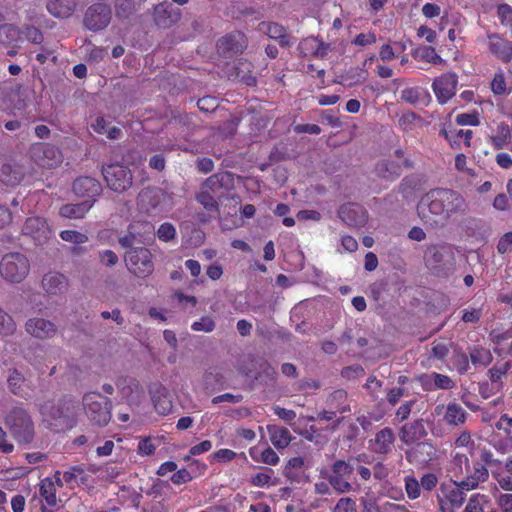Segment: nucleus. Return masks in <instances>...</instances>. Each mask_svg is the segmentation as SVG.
<instances>
[{
  "label": "nucleus",
  "instance_id": "obj_1",
  "mask_svg": "<svg viewBox=\"0 0 512 512\" xmlns=\"http://www.w3.org/2000/svg\"><path fill=\"white\" fill-rule=\"evenodd\" d=\"M465 208V199L457 191L434 188L419 200L417 214L425 225L434 228L444 225L452 216L463 213Z\"/></svg>",
  "mask_w": 512,
  "mask_h": 512
},
{
  "label": "nucleus",
  "instance_id": "obj_2",
  "mask_svg": "<svg viewBox=\"0 0 512 512\" xmlns=\"http://www.w3.org/2000/svg\"><path fill=\"white\" fill-rule=\"evenodd\" d=\"M5 424L19 443H30L34 437V424L27 411L13 408L5 418Z\"/></svg>",
  "mask_w": 512,
  "mask_h": 512
},
{
  "label": "nucleus",
  "instance_id": "obj_3",
  "mask_svg": "<svg viewBox=\"0 0 512 512\" xmlns=\"http://www.w3.org/2000/svg\"><path fill=\"white\" fill-rule=\"evenodd\" d=\"M84 412L95 425L105 426L111 419V402L97 392H89L83 397Z\"/></svg>",
  "mask_w": 512,
  "mask_h": 512
},
{
  "label": "nucleus",
  "instance_id": "obj_4",
  "mask_svg": "<svg viewBox=\"0 0 512 512\" xmlns=\"http://www.w3.org/2000/svg\"><path fill=\"white\" fill-rule=\"evenodd\" d=\"M30 270L28 258L19 253L12 252L3 256L0 262V274L9 282L20 283L26 278Z\"/></svg>",
  "mask_w": 512,
  "mask_h": 512
},
{
  "label": "nucleus",
  "instance_id": "obj_5",
  "mask_svg": "<svg viewBox=\"0 0 512 512\" xmlns=\"http://www.w3.org/2000/svg\"><path fill=\"white\" fill-rule=\"evenodd\" d=\"M138 205L149 215L164 212L171 207L172 197L161 188L147 187L139 193Z\"/></svg>",
  "mask_w": 512,
  "mask_h": 512
},
{
  "label": "nucleus",
  "instance_id": "obj_6",
  "mask_svg": "<svg viewBox=\"0 0 512 512\" xmlns=\"http://www.w3.org/2000/svg\"><path fill=\"white\" fill-rule=\"evenodd\" d=\"M128 270L138 278H146L154 271L152 253L148 248L136 247L128 250L125 255Z\"/></svg>",
  "mask_w": 512,
  "mask_h": 512
},
{
  "label": "nucleus",
  "instance_id": "obj_7",
  "mask_svg": "<svg viewBox=\"0 0 512 512\" xmlns=\"http://www.w3.org/2000/svg\"><path fill=\"white\" fill-rule=\"evenodd\" d=\"M353 472L354 468L351 464L344 460H337L331 466L328 482L338 493L358 491L359 485L351 481Z\"/></svg>",
  "mask_w": 512,
  "mask_h": 512
},
{
  "label": "nucleus",
  "instance_id": "obj_8",
  "mask_svg": "<svg viewBox=\"0 0 512 512\" xmlns=\"http://www.w3.org/2000/svg\"><path fill=\"white\" fill-rule=\"evenodd\" d=\"M102 174L107 186L115 192L122 193L132 186V173L128 167L122 164L104 165Z\"/></svg>",
  "mask_w": 512,
  "mask_h": 512
},
{
  "label": "nucleus",
  "instance_id": "obj_9",
  "mask_svg": "<svg viewBox=\"0 0 512 512\" xmlns=\"http://www.w3.org/2000/svg\"><path fill=\"white\" fill-rule=\"evenodd\" d=\"M248 37L240 30L231 31L217 40V52L225 58L242 54L248 47Z\"/></svg>",
  "mask_w": 512,
  "mask_h": 512
},
{
  "label": "nucleus",
  "instance_id": "obj_10",
  "mask_svg": "<svg viewBox=\"0 0 512 512\" xmlns=\"http://www.w3.org/2000/svg\"><path fill=\"white\" fill-rule=\"evenodd\" d=\"M464 488L460 487V481L453 484L442 483L441 494L438 495V502L441 512H454L465 502Z\"/></svg>",
  "mask_w": 512,
  "mask_h": 512
},
{
  "label": "nucleus",
  "instance_id": "obj_11",
  "mask_svg": "<svg viewBox=\"0 0 512 512\" xmlns=\"http://www.w3.org/2000/svg\"><path fill=\"white\" fill-rule=\"evenodd\" d=\"M112 11L109 5L94 3L85 12L84 25L91 31H99L106 28L111 21Z\"/></svg>",
  "mask_w": 512,
  "mask_h": 512
},
{
  "label": "nucleus",
  "instance_id": "obj_12",
  "mask_svg": "<svg viewBox=\"0 0 512 512\" xmlns=\"http://www.w3.org/2000/svg\"><path fill=\"white\" fill-rule=\"evenodd\" d=\"M437 457L436 447L429 441H419L413 443L405 450V458L408 463L423 466Z\"/></svg>",
  "mask_w": 512,
  "mask_h": 512
},
{
  "label": "nucleus",
  "instance_id": "obj_13",
  "mask_svg": "<svg viewBox=\"0 0 512 512\" xmlns=\"http://www.w3.org/2000/svg\"><path fill=\"white\" fill-rule=\"evenodd\" d=\"M458 85V76L454 72H447L436 77L432 83L433 92L440 104H446L455 94Z\"/></svg>",
  "mask_w": 512,
  "mask_h": 512
},
{
  "label": "nucleus",
  "instance_id": "obj_14",
  "mask_svg": "<svg viewBox=\"0 0 512 512\" xmlns=\"http://www.w3.org/2000/svg\"><path fill=\"white\" fill-rule=\"evenodd\" d=\"M427 435L428 431L423 418L406 421L398 430V437L401 443L406 446L422 441Z\"/></svg>",
  "mask_w": 512,
  "mask_h": 512
},
{
  "label": "nucleus",
  "instance_id": "obj_15",
  "mask_svg": "<svg viewBox=\"0 0 512 512\" xmlns=\"http://www.w3.org/2000/svg\"><path fill=\"white\" fill-rule=\"evenodd\" d=\"M33 159L42 168H55L62 163L63 155L61 150L52 144H41L34 148Z\"/></svg>",
  "mask_w": 512,
  "mask_h": 512
},
{
  "label": "nucleus",
  "instance_id": "obj_16",
  "mask_svg": "<svg viewBox=\"0 0 512 512\" xmlns=\"http://www.w3.org/2000/svg\"><path fill=\"white\" fill-rule=\"evenodd\" d=\"M258 28L260 32L277 41L283 48H290L295 42V38L288 32V29L280 23L262 21Z\"/></svg>",
  "mask_w": 512,
  "mask_h": 512
},
{
  "label": "nucleus",
  "instance_id": "obj_17",
  "mask_svg": "<svg viewBox=\"0 0 512 512\" xmlns=\"http://www.w3.org/2000/svg\"><path fill=\"white\" fill-rule=\"evenodd\" d=\"M22 165L6 156H0V182L8 186L18 185L24 178Z\"/></svg>",
  "mask_w": 512,
  "mask_h": 512
},
{
  "label": "nucleus",
  "instance_id": "obj_18",
  "mask_svg": "<svg viewBox=\"0 0 512 512\" xmlns=\"http://www.w3.org/2000/svg\"><path fill=\"white\" fill-rule=\"evenodd\" d=\"M22 232L26 236H30L36 244H43L50 238L51 230L47 221L39 216L29 217L26 219Z\"/></svg>",
  "mask_w": 512,
  "mask_h": 512
},
{
  "label": "nucleus",
  "instance_id": "obj_19",
  "mask_svg": "<svg viewBox=\"0 0 512 512\" xmlns=\"http://www.w3.org/2000/svg\"><path fill=\"white\" fill-rule=\"evenodd\" d=\"M72 188L76 196L87 198L86 201H93V204L102 193L101 183L97 179L88 176L75 179Z\"/></svg>",
  "mask_w": 512,
  "mask_h": 512
},
{
  "label": "nucleus",
  "instance_id": "obj_20",
  "mask_svg": "<svg viewBox=\"0 0 512 512\" xmlns=\"http://www.w3.org/2000/svg\"><path fill=\"white\" fill-rule=\"evenodd\" d=\"M395 439L392 428L384 427L376 432L374 438L369 441V448L377 455H387L392 452Z\"/></svg>",
  "mask_w": 512,
  "mask_h": 512
},
{
  "label": "nucleus",
  "instance_id": "obj_21",
  "mask_svg": "<svg viewBox=\"0 0 512 512\" xmlns=\"http://www.w3.org/2000/svg\"><path fill=\"white\" fill-rule=\"evenodd\" d=\"M180 11L175 9L171 3L163 2L154 7L153 20L159 28H169L180 19Z\"/></svg>",
  "mask_w": 512,
  "mask_h": 512
},
{
  "label": "nucleus",
  "instance_id": "obj_22",
  "mask_svg": "<svg viewBox=\"0 0 512 512\" xmlns=\"http://www.w3.org/2000/svg\"><path fill=\"white\" fill-rule=\"evenodd\" d=\"M338 216L350 227H362L367 221V212L355 203L341 205L338 210Z\"/></svg>",
  "mask_w": 512,
  "mask_h": 512
},
{
  "label": "nucleus",
  "instance_id": "obj_23",
  "mask_svg": "<svg viewBox=\"0 0 512 512\" xmlns=\"http://www.w3.org/2000/svg\"><path fill=\"white\" fill-rule=\"evenodd\" d=\"M25 328L28 334L38 339H50L57 333L56 325L43 318H31L28 319Z\"/></svg>",
  "mask_w": 512,
  "mask_h": 512
},
{
  "label": "nucleus",
  "instance_id": "obj_24",
  "mask_svg": "<svg viewBox=\"0 0 512 512\" xmlns=\"http://www.w3.org/2000/svg\"><path fill=\"white\" fill-rule=\"evenodd\" d=\"M489 478L488 468L480 462H475L473 467H466V477L460 481V487L466 491L478 488L480 483L487 481Z\"/></svg>",
  "mask_w": 512,
  "mask_h": 512
},
{
  "label": "nucleus",
  "instance_id": "obj_25",
  "mask_svg": "<svg viewBox=\"0 0 512 512\" xmlns=\"http://www.w3.org/2000/svg\"><path fill=\"white\" fill-rule=\"evenodd\" d=\"M439 135L449 142L451 148L461 149L462 145L465 147L471 146L473 131L470 129H456L449 126L448 128H441Z\"/></svg>",
  "mask_w": 512,
  "mask_h": 512
},
{
  "label": "nucleus",
  "instance_id": "obj_26",
  "mask_svg": "<svg viewBox=\"0 0 512 512\" xmlns=\"http://www.w3.org/2000/svg\"><path fill=\"white\" fill-rule=\"evenodd\" d=\"M254 65L246 59H239L234 67L233 72L228 75L231 80H238L247 86H256L257 78L253 74Z\"/></svg>",
  "mask_w": 512,
  "mask_h": 512
},
{
  "label": "nucleus",
  "instance_id": "obj_27",
  "mask_svg": "<svg viewBox=\"0 0 512 512\" xmlns=\"http://www.w3.org/2000/svg\"><path fill=\"white\" fill-rule=\"evenodd\" d=\"M150 394L156 412L163 416L168 415L173 407L169 390L157 384L150 390Z\"/></svg>",
  "mask_w": 512,
  "mask_h": 512
},
{
  "label": "nucleus",
  "instance_id": "obj_28",
  "mask_svg": "<svg viewBox=\"0 0 512 512\" xmlns=\"http://www.w3.org/2000/svg\"><path fill=\"white\" fill-rule=\"evenodd\" d=\"M488 48L501 61L507 63L512 60V43L499 35H488Z\"/></svg>",
  "mask_w": 512,
  "mask_h": 512
},
{
  "label": "nucleus",
  "instance_id": "obj_29",
  "mask_svg": "<svg viewBox=\"0 0 512 512\" xmlns=\"http://www.w3.org/2000/svg\"><path fill=\"white\" fill-rule=\"evenodd\" d=\"M41 415L46 421L63 422L70 417V408L66 404L55 403L54 401H46L39 405Z\"/></svg>",
  "mask_w": 512,
  "mask_h": 512
},
{
  "label": "nucleus",
  "instance_id": "obj_30",
  "mask_svg": "<svg viewBox=\"0 0 512 512\" xmlns=\"http://www.w3.org/2000/svg\"><path fill=\"white\" fill-rule=\"evenodd\" d=\"M56 487L52 478L46 477L39 483V495L44 503L41 507L42 512H52L57 506Z\"/></svg>",
  "mask_w": 512,
  "mask_h": 512
},
{
  "label": "nucleus",
  "instance_id": "obj_31",
  "mask_svg": "<svg viewBox=\"0 0 512 512\" xmlns=\"http://www.w3.org/2000/svg\"><path fill=\"white\" fill-rule=\"evenodd\" d=\"M8 385L11 392L19 397L28 398L32 395L33 388L28 380L16 369L10 370Z\"/></svg>",
  "mask_w": 512,
  "mask_h": 512
},
{
  "label": "nucleus",
  "instance_id": "obj_32",
  "mask_svg": "<svg viewBox=\"0 0 512 512\" xmlns=\"http://www.w3.org/2000/svg\"><path fill=\"white\" fill-rule=\"evenodd\" d=\"M42 286L48 294H62L67 290L68 281L61 273L49 272L44 275L42 279Z\"/></svg>",
  "mask_w": 512,
  "mask_h": 512
},
{
  "label": "nucleus",
  "instance_id": "obj_33",
  "mask_svg": "<svg viewBox=\"0 0 512 512\" xmlns=\"http://www.w3.org/2000/svg\"><path fill=\"white\" fill-rule=\"evenodd\" d=\"M270 441L277 450L287 448L294 439L290 431L279 425H267Z\"/></svg>",
  "mask_w": 512,
  "mask_h": 512
},
{
  "label": "nucleus",
  "instance_id": "obj_34",
  "mask_svg": "<svg viewBox=\"0 0 512 512\" xmlns=\"http://www.w3.org/2000/svg\"><path fill=\"white\" fill-rule=\"evenodd\" d=\"M469 414L457 402H449L443 416L444 421L449 426L457 427L466 423Z\"/></svg>",
  "mask_w": 512,
  "mask_h": 512
},
{
  "label": "nucleus",
  "instance_id": "obj_35",
  "mask_svg": "<svg viewBox=\"0 0 512 512\" xmlns=\"http://www.w3.org/2000/svg\"><path fill=\"white\" fill-rule=\"evenodd\" d=\"M93 207V201H83L81 203H68L62 205L59 209V215L68 219H81Z\"/></svg>",
  "mask_w": 512,
  "mask_h": 512
},
{
  "label": "nucleus",
  "instance_id": "obj_36",
  "mask_svg": "<svg viewBox=\"0 0 512 512\" xmlns=\"http://www.w3.org/2000/svg\"><path fill=\"white\" fill-rule=\"evenodd\" d=\"M367 71L364 68L351 67L341 73L335 83L352 87L366 80Z\"/></svg>",
  "mask_w": 512,
  "mask_h": 512
},
{
  "label": "nucleus",
  "instance_id": "obj_37",
  "mask_svg": "<svg viewBox=\"0 0 512 512\" xmlns=\"http://www.w3.org/2000/svg\"><path fill=\"white\" fill-rule=\"evenodd\" d=\"M76 5V0H50L47 10L55 17L66 18L74 12Z\"/></svg>",
  "mask_w": 512,
  "mask_h": 512
},
{
  "label": "nucleus",
  "instance_id": "obj_38",
  "mask_svg": "<svg viewBox=\"0 0 512 512\" xmlns=\"http://www.w3.org/2000/svg\"><path fill=\"white\" fill-rule=\"evenodd\" d=\"M490 144L496 150H501L511 143V129L510 126L501 122L497 125L496 133L489 138Z\"/></svg>",
  "mask_w": 512,
  "mask_h": 512
},
{
  "label": "nucleus",
  "instance_id": "obj_39",
  "mask_svg": "<svg viewBox=\"0 0 512 512\" xmlns=\"http://www.w3.org/2000/svg\"><path fill=\"white\" fill-rule=\"evenodd\" d=\"M512 365L510 362H505L501 365H494L488 371L489 379L492 383V387L499 391L503 387L502 378L511 369Z\"/></svg>",
  "mask_w": 512,
  "mask_h": 512
},
{
  "label": "nucleus",
  "instance_id": "obj_40",
  "mask_svg": "<svg viewBox=\"0 0 512 512\" xmlns=\"http://www.w3.org/2000/svg\"><path fill=\"white\" fill-rule=\"evenodd\" d=\"M249 454L254 461L262 462L271 466L277 465L280 460L277 453L271 447H266L260 452V454H258V450L256 448H251L249 450Z\"/></svg>",
  "mask_w": 512,
  "mask_h": 512
},
{
  "label": "nucleus",
  "instance_id": "obj_41",
  "mask_svg": "<svg viewBox=\"0 0 512 512\" xmlns=\"http://www.w3.org/2000/svg\"><path fill=\"white\" fill-rule=\"evenodd\" d=\"M229 179L228 173H216L209 176L202 184V189L218 195L220 190L224 187L225 181Z\"/></svg>",
  "mask_w": 512,
  "mask_h": 512
},
{
  "label": "nucleus",
  "instance_id": "obj_42",
  "mask_svg": "<svg viewBox=\"0 0 512 512\" xmlns=\"http://www.w3.org/2000/svg\"><path fill=\"white\" fill-rule=\"evenodd\" d=\"M415 58L425 61L429 64L438 65L445 64L446 61L437 53L436 49L432 46H423L415 53Z\"/></svg>",
  "mask_w": 512,
  "mask_h": 512
},
{
  "label": "nucleus",
  "instance_id": "obj_43",
  "mask_svg": "<svg viewBox=\"0 0 512 512\" xmlns=\"http://www.w3.org/2000/svg\"><path fill=\"white\" fill-rule=\"evenodd\" d=\"M425 259L427 266L431 269L442 268L444 266V247H429Z\"/></svg>",
  "mask_w": 512,
  "mask_h": 512
},
{
  "label": "nucleus",
  "instance_id": "obj_44",
  "mask_svg": "<svg viewBox=\"0 0 512 512\" xmlns=\"http://www.w3.org/2000/svg\"><path fill=\"white\" fill-rule=\"evenodd\" d=\"M469 355H470L471 362L474 365L488 366L493 360V356H492L490 350H488L484 347H479V346L473 347L470 350Z\"/></svg>",
  "mask_w": 512,
  "mask_h": 512
},
{
  "label": "nucleus",
  "instance_id": "obj_45",
  "mask_svg": "<svg viewBox=\"0 0 512 512\" xmlns=\"http://www.w3.org/2000/svg\"><path fill=\"white\" fill-rule=\"evenodd\" d=\"M488 504L489 498L487 495L475 493L469 498L464 512H484Z\"/></svg>",
  "mask_w": 512,
  "mask_h": 512
},
{
  "label": "nucleus",
  "instance_id": "obj_46",
  "mask_svg": "<svg viewBox=\"0 0 512 512\" xmlns=\"http://www.w3.org/2000/svg\"><path fill=\"white\" fill-rule=\"evenodd\" d=\"M215 194H212L205 189L201 188V191L197 194L196 200L209 212H218L219 204L215 199Z\"/></svg>",
  "mask_w": 512,
  "mask_h": 512
},
{
  "label": "nucleus",
  "instance_id": "obj_47",
  "mask_svg": "<svg viewBox=\"0 0 512 512\" xmlns=\"http://www.w3.org/2000/svg\"><path fill=\"white\" fill-rule=\"evenodd\" d=\"M16 331V323L12 316L0 308V335L3 337L11 336Z\"/></svg>",
  "mask_w": 512,
  "mask_h": 512
},
{
  "label": "nucleus",
  "instance_id": "obj_48",
  "mask_svg": "<svg viewBox=\"0 0 512 512\" xmlns=\"http://www.w3.org/2000/svg\"><path fill=\"white\" fill-rule=\"evenodd\" d=\"M417 403L416 399H411L403 402L395 412L394 421L398 423H405L411 415L412 408Z\"/></svg>",
  "mask_w": 512,
  "mask_h": 512
},
{
  "label": "nucleus",
  "instance_id": "obj_49",
  "mask_svg": "<svg viewBox=\"0 0 512 512\" xmlns=\"http://www.w3.org/2000/svg\"><path fill=\"white\" fill-rule=\"evenodd\" d=\"M405 491L411 500H415L421 495L420 482L414 476H406L404 478Z\"/></svg>",
  "mask_w": 512,
  "mask_h": 512
},
{
  "label": "nucleus",
  "instance_id": "obj_50",
  "mask_svg": "<svg viewBox=\"0 0 512 512\" xmlns=\"http://www.w3.org/2000/svg\"><path fill=\"white\" fill-rule=\"evenodd\" d=\"M156 235L160 241H172L176 237V228L172 223L164 222L159 226Z\"/></svg>",
  "mask_w": 512,
  "mask_h": 512
},
{
  "label": "nucleus",
  "instance_id": "obj_51",
  "mask_svg": "<svg viewBox=\"0 0 512 512\" xmlns=\"http://www.w3.org/2000/svg\"><path fill=\"white\" fill-rule=\"evenodd\" d=\"M216 327L214 319L210 316H203L198 321H195L191 325V329L197 332H212Z\"/></svg>",
  "mask_w": 512,
  "mask_h": 512
},
{
  "label": "nucleus",
  "instance_id": "obj_52",
  "mask_svg": "<svg viewBox=\"0 0 512 512\" xmlns=\"http://www.w3.org/2000/svg\"><path fill=\"white\" fill-rule=\"evenodd\" d=\"M59 236L63 241L74 244H83L88 241V237L86 234L78 232L76 230H63L60 232Z\"/></svg>",
  "mask_w": 512,
  "mask_h": 512
},
{
  "label": "nucleus",
  "instance_id": "obj_53",
  "mask_svg": "<svg viewBox=\"0 0 512 512\" xmlns=\"http://www.w3.org/2000/svg\"><path fill=\"white\" fill-rule=\"evenodd\" d=\"M274 471L270 468H265L263 472L253 475L250 483L256 487H264L270 485Z\"/></svg>",
  "mask_w": 512,
  "mask_h": 512
},
{
  "label": "nucleus",
  "instance_id": "obj_54",
  "mask_svg": "<svg viewBox=\"0 0 512 512\" xmlns=\"http://www.w3.org/2000/svg\"><path fill=\"white\" fill-rule=\"evenodd\" d=\"M315 44H316V37L311 36V37L302 39L297 48L299 51V54L302 57H308V56L315 57V48H316Z\"/></svg>",
  "mask_w": 512,
  "mask_h": 512
},
{
  "label": "nucleus",
  "instance_id": "obj_55",
  "mask_svg": "<svg viewBox=\"0 0 512 512\" xmlns=\"http://www.w3.org/2000/svg\"><path fill=\"white\" fill-rule=\"evenodd\" d=\"M434 391L437 389L449 390L454 388V381L447 375L432 372Z\"/></svg>",
  "mask_w": 512,
  "mask_h": 512
},
{
  "label": "nucleus",
  "instance_id": "obj_56",
  "mask_svg": "<svg viewBox=\"0 0 512 512\" xmlns=\"http://www.w3.org/2000/svg\"><path fill=\"white\" fill-rule=\"evenodd\" d=\"M380 173H384V177H397L402 171V166L393 161H384L377 167Z\"/></svg>",
  "mask_w": 512,
  "mask_h": 512
},
{
  "label": "nucleus",
  "instance_id": "obj_57",
  "mask_svg": "<svg viewBox=\"0 0 512 512\" xmlns=\"http://www.w3.org/2000/svg\"><path fill=\"white\" fill-rule=\"evenodd\" d=\"M491 90L495 95H503L506 93L507 87L503 72L495 73L491 82Z\"/></svg>",
  "mask_w": 512,
  "mask_h": 512
},
{
  "label": "nucleus",
  "instance_id": "obj_58",
  "mask_svg": "<svg viewBox=\"0 0 512 512\" xmlns=\"http://www.w3.org/2000/svg\"><path fill=\"white\" fill-rule=\"evenodd\" d=\"M357 511V504L356 501L350 497H342L340 498L334 509L333 512H356Z\"/></svg>",
  "mask_w": 512,
  "mask_h": 512
},
{
  "label": "nucleus",
  "instance_id": "obj_59",
  "mask_svg": "<svg viewBox=\"0 0 512 512\" xmlns=\"http://www.w3.org/2000/svg\"><path fill=\"white\" fill-rule=\"evenodd\" d=\"M23 35L33 44H41L44 40L43 33L35 26H25L23 29Z\"/></svg>",
  "mask_w": 512,
  "mask_h": 512
},
{
  "label": "nucleus",
  "instance_id": "obj_60",
  "mask_svg": "<svg viewBox=\"0 0 512 512\" xmlns=\"http://www.w3.org/2000/svg\"><path fill=\"white\" fill-rule=\"evenodd\" d=\"M156 451V445L152 442L151 437L142 438L137 447V453L141 456H151Z\"/></svg>",
  "mask_w": 512,
  "mask_h": 512
},
{
  "label": "nucleus",
  "instance_id": "obj_61",
  "mask_svg": "<svg viewBox=\"0 0 512 512\" xmlns=\"http://www.w3.org/2000/svg\"><path fill=\"white\" fill-rule=\"evenodd\" d=\"M494 498L502 512H512V494L494 493Z\"/></svg>",
  "mask_w": 512,
  "mask_h": 512
},
{
  "label": "nucleus",
  "instance_id": "obj_62",
  "mask_svg": "<svg viewBox=\"0 0 512 512\" xmlns=\"http://www.w3.org/2000/svg\"><path fill=\"white\" fill-rule=\"evenodd\" d=\"M498 485L505 491H512V474L503 471H492Z\"/></svg>",
  "mask_w": 512,
  "mask_h": 512
},
{
  "label": "nucleus",
  "instance_id": "obj_63",
  "mask_svg": "<svg viewBox=\"0 0 512 512\" xmlns=\"http://www.w3.org/2000/svg\"><path fill=\"white\" fill-rule=\"evenodd\" d=\"M218 100L213 96H204L197 102V106L201 111L214 112L218 108Z\"/></svg>",
  "mask_w": 512,
  "mask_h": 512
},
{
  "label": "nucleus",
  "instance_id": "obj_64",
  "mask_svg": "<svg viewBox=\"0 0 512 512\" xmlns=\"http://www.w3.org/2000/svg\"><path fill=\"white\" fill-rule=\"evenodd\" d=\"M512 250V232L505 233L498 241L497 251L499 254H505Z\"/></svg>",
  "mask_w": 512,
  "mask_h": 512
}]
</instances>
